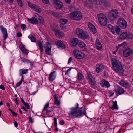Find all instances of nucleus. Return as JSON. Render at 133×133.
I'll list each match as a JSON object with an SVG mask.
<instances>
[{
    "label": "nucleus",
    "instance_id": "obj_57",
    "mask_svg": "<svg viewBox=\"0 0 133 133\" xmlns=\"http://www.w3.org/2000/svg\"><path fill=\"white\" fill-rule=\"evenodd\" d=\"M15 102L16 104L17 105L19 104L18 100L17 99H16L15 100Z\"/></svg>",
    "mask_w": 133,
    "mask_h": 133
},
{
    "label": "nucleus",
    "instance_id": "obj_35",
    "mask_svg": "<svg viewBox=\"0 0 133 133\" xmlns=\"http://www.w3.org/2000/svg\"><path fill=\"white\" fill-rule=\"evenodd\" d=\"M29 38L30 39L32 42H36V39L32 35L30 36V35L28 36Z\"/></svg>",
    "mask_w": 133,
    "mask_h": 133
},
{
    "label": "nucleus",
    "instance_id": "obj_54",
    "mask_svg": "<svg viewBox=\"0 0 133 133\" xmlns=\"http://www.w3.org/2000/svg\"><path fill=\"white\" fill-rule=\"evenodd\" d=\"M64 123V120H62L60 121L59 123L61 125H63Z\"/></svg>",
    "mask_w": 133,
    "mask_h": 133
},
{
    "label": "nucleus",
    "instance_id": "obj_7",
    "mask_svg": "<svg viewBox=\"0 0 133 133\" xmlns=\"http://www.w3.org/2000/svg\"><path fill=\"white\" fill-rule=\"evenodd\" d=\"M132 37V35L131 34H127L126 32H123L119 35V38L121 40H124L126 38L131 39Z\"/></svg>",
    "mask_w": 133,
    "mask_h": 133
},
{
    "label": "nucleus",
    "instance_id": "obj_14",
    "mask_svg": "<svg viewBox=\"0 0 133 133\" xmlns=\"http://www.w3.org/2000/svg\"><path fill=\"white\" fill-rule=\"evenodd\" d=\"M88 78L89 79V81L91 85L92 86L94 85L96 82L95 81L94 77L92 76L91 72L88 73Z\"/></svg>",
    "mask_w": 133,
    "mask_h": 133
},
{
    "label": "nucleus",
    "instance_id": "obj_24",
    "mask_svg": "<svg viewBox=\"0 0 133 133\" xmlns=\"http://www.w3.org/2000/svg\"><path fill=\"white\" fill-rule=\"evenodd\" d=\"M104 66L102 64L98 65H97L96 68V71L97 73H99L100 71H102L104 69Z\"/></svg>",
    "mask_w": 133,
    "mask_h": 133
},
{
    "label": "nucleus",
    "instance_id": "obj_43",
    "mask_svg": "<svg viewBox=\"0 0 133 133\" xmlns=\"http://www.w3.org/2000/svg\"><path fill=\"white\" fill-rule=\"evenodd\" d=\"M54 126L55 127H56L57 125V119L55 117H54Z\"/></svg>",
    "mask_w": 133,
    "mask_h": 133
},
{
    "label": "nucleus",
    "instance_id": "obj_59",
    "mask_svg": "<svg viewBox=\"0 0 133 133\" xmlns=\"http://www.w3.org/2000/svg\"><path fill=\"white\" fill-rule=\"evenodd\" d=\"M65 1L66 3L69 4L71 2V0H65Z\"/></svg>",
    "mask_w": 133,
    "mask_h": 133
},
{
    "label": "nucleus",
    "instance_id": "obj_41",
    "mask_svg": "<svg viewBox=\"0 0 133 133\" xmlns=\"http://www.w3.org/2000/svg\"><path fill=\"white\" fill-rule=\"evenodd\" d=\"M60 101L58 99L55 100L54 104L55 105H56L57 106H59L60 105Z\"/></svg>",
    "mask_w": 133,
    "mask_h": 133
},
{
    "label": "nucleus",
    "instance_id": "obj_15",
    "mask_svg": "<svg viewBox=\"0 0 133 133\" xmlns=\"http://www.w3.org/2000/svg\"><path fill=\"white\" fill-rule=\"evenodd\" d=\"M133 53V51L130 48H128L124 50L123 52V55L127 57Z\"/></svg>",
    "mask_w": 133,
    "mask_h": 133
},
{
    "label": "nucleus",
    "instance_id": "obj_39",
    "mask_svg": "<svg viewBox=\"0 0 133 133\" xmlns=\"http://www.w3.org/2000/svg\"><path fill=\"white\" fill-rule=\"evenodd\" d=\"M94 2H95L96 3V4H97V2H98L100 4H102L103 2V0H93Z\"/></svg>",
    "mask_w": 133,
    "mask_h": 133
},
{
    "label": "nucleus",
    "instance_id": "obj_6",
    "mask_svg": "<svg viewBox=\"0 0 133 133\" xmlns=\"http://www.w3.org/2000/svg\"><path fill=\"white\" fill-rule=\"evenodd\" d=\"M98 17L99 23L101 25L104 26L107 24V21L104 14L100 13L98 15Z\"/></svg>",
    "mask_w": 133,
    "mask_h": 133
},
{
    "label": "nucleus",
    "instance_id": "obj_64",
    "mask_svg": "<svg viewBox=\"0 0 133 133\" xmlns=\"http://www.w3.org/2000/svg\"><path fill=\"white\" fill-rule=\"evenodd\" d=\"M6 105L7 107L9 108V107L10 106V105L9 104V103H6Z\"/></svg>",
    "mask_w": 133,
    "mask_h": 133
},
{
    "label": "nucleus",
    "instance_id": "obj_19",
    "mask_svg": "<svg viewBox=\"0 0 133 133\" xmlns=\"http://www.w3.org/2000/svg\"><path fill=\"white\" fill-rule=\"evenodd\" d=\"M56 71L51 72L49 75V79L50 81H54L56 77Z\"/></svg>",
    "mask_w": 133,
    "mask_h": 133
},
{
    "label": "nucleus",
    "instance_id": "obj_1",
    "mask_svg": "<svg viewBox=\"0 0 133 133\" xmlns=\"http://www.w3.org/2000/svg\"><path fill=\"white\" fill-rule=\"evenodd\" d=\"M77 107L75 108L73 107L71 109V111L69 113V117L71 118H79L85 115L86 111L82 107L78 108V104L77 103Z\"/></svg>",
    "mask_w": 133,
    "mask_h": 133
},
{
    "label": "nucleus",
    "instance_id": "obj_56",
    "mask_svg": "<svg viewBox=\"0 0 133 133\" xmlns=\"http://www.w3.org/2000/svg\"><path fill=\"white\" fill-rule=\"evenodd\" d=\"M72 58L71 57H70L69 59V60H68V64H69L70 62L72 61Z\"/></svg>",
    "mask_w": 133,
    "mask_h": 133
},
{
    "label": "nucleus",
    "instance_id": "obj_45",
    "mask_svg": "<svg viewBox=\"0 0 133 133\" xmlns=\"http://www.w3.org/2000/svg\"><path fill=\"white\" fill-rule=\"evenodd\" d=\"M32 117L31 116H30L29 117V120L30 122L32 123L33 122V120L32 118Z\"/></svg>",
    "mask_w": 133,
    "mask_h": 133
},
{
    "label": "nucleus",
    "instance_id": "obj_12",
    "mask_svg": "<svg viewBox=\"0 0 133 133\" xmlns=\"http://www.w3.org/2000/svg\"><path fill=\"white\" fill-rule=\"evenodd\" d=\"M115 91L116 94L118 95L123 94L125 91L123 88L117 85L115 86Z\"/></svg>",
    "mask_w": 133,
    "mask_h": 133
},
{
    "label": "nucleus",
    "instance_id": "obj_9",
    "mask_svg": "<svg viewBox=\"0 0 133 133\" xmlns=\"http://www.w3.org/2000/svg\"><path fill=\"white\" fill-rule=\"evenodd\" d=\"M73 53L75 57L77 59H82L84 57V54L77 50H74Z\"/></svg>",
    "mask_w": 133,
    "mask_h": 133
},
{
    "label": "nucleus",
    "instance_id": "obj_27",
    "mask_svg": "<svg viewBox=\"0 0 133 133\" xmlns=\"http://www.w3.org/2000/svg\"><path fill=\"white\" fill-rule=\"evenodd\" d=\"M95 44L97 49L99 50L102 47V45L98 39H97L96 40Z\"/></svg>",
    "mask_w": 133,
    "mask_h": 133
},
{
    "label": "nucleus",
    "instance_id": "obj_22",
    "mask_svg": "<svg viewBox=\"0 0 133 133\" xmlns=\"http://www.w3.org/2000/svg\"><path fill=\"white\" fill-rule=\"evenodd\" d=\"M56 45L58 47H60L63 49H64L65 48L63 43L60 40L57 41Z\"/></svg>",
    "mask_w": 133,
    "mask_h": 133
},
{
    "label": "nucleus",
    "instance_id": "obj_52",
    "mask_svg": "<svg viewBox=\"0 0 133 133\" xmlns=\"http://www.w3.org/2000/svg\"><path fill=\"white\" fill-rule=\"evenodd\" d=\"M11 113H12L13 116H16L17 115V114L15 112L13 111L11 112Z\"/></svg>",
    "mask_w": 133,
    "mask_h": 133
},
{
    "label": "nucleus",
    "instance_id": "obj_49",
    "mask_svg": "<svg viewBox=\"0 0 133 133\" xmlns=\"http://www.w3.org/2000/svg\"><path fill=\"white\" fill-rule=\"evenodd\" d=\"M22 36V34L20 32H18L17 35V36L18 37H20Z\"/></svg>",
    "mask_w": 133,
    "mask_h": 133
},
{
    "label": "nucleus",
    "instance_id": "obj_28",
    "mask_svg": "<svg viewBox=\"0 0 133 133\" xmlns=\"http://www.w3.org/2000/svg\"><path fill=\"white\" fill-rule=\"evenodd\" d=\"M113 105L112 107H110L111 108L112 110L116 109L118 110V107L117 105V102L116 101H113Z\"/></svg>",
    "mask_w": 133,
    "mask_h": 133
},
{
    "label": "nucleus",
    "instance_id": "obj_44",
    "mask_svg": "<svg viewBox=\"0 0 133 133\" xmlns=\"http://www.w3.org/2000/svg\"><path fill=\"white\" fill-rule=\"evenodd\" d=\"M77 76L78 79H81L82 78L83 75L81 74L80 73H79L78 74Z\"/></svg>",
    "mask_w": 133,
    "mask_h": 133
},
{
    "label": "nucleus",
    "instance_id": "obj_48",
    "mask_svg": "<svg viewBox=\"0 0 133 133\" xmlns=\"http://www.w3.org/2000/svg\"><path fill=\"white\" fill-rule=\"evenodd\" d=\"M22 80H21L19 82L16 84V86L17 87L19 86L22 83Z\"/></svg>",
    "mask_w": 133,
    "mask_h": 133
},
{
    "label": "nucleus",
    "instance_id": "obj_4",
    "mask_svg": "<svg viewBox=\"0 0 133 133\" xmlns=\"http://www.w3.org/2000/svg\"><path fill=\"white\" fill-rule=\"evenodd\" d=\"M70 18L76 21L80 20L82 18L83 15L81 12L79 11H74L69 14Z\"/></svg>",
    "mask_w": 133,
    "mask_h": 133
},
{
    "label": "nucleus",
    "instance_id": "obj_47",
    "mask_svg": "<svg viewBox=\"0 0 133 133\" xmlns=\"http://www.w3.org/2000/svg\"><path fill=\"white\" fill-rule=\"evenodd\" d=\"M49 103L48 102L45 105L43 110H46L47 109L46 108L49 106Z\"/></svg>",
    "mask_w": 133,
    "mask_h": 133
},
{
    "label": "nucleus",
    "instance_id": "obj_33",
    "mask_svg": "<svg viewBox=\"0 0 133 133\" xmlns=\"http://www.w3.org/2000/svg\"><path fill=\"white\" fill-rule=\"evenodd\" d=\"M60 22L62 25L65 24L68 22V20L62 18L60 20Z\"/></svg>",
    "mask_w": 133,
    "mask_h": 133
},
{
    "label": "nucleus",
    "instance_id": "obj_30",
    "mask_svg": "<svg viewBox=\"0 0 133 133\" xmlns=\"http://www.w3.org/2000/svg\"><path fill=\"white\" fill-rule=\"evenodd\" d=\"M37 45L38 46L39 48L41 49V51L42 52L43 51V45L41 42V41L39 40L38 41L37 43Z\"/></svg>",
    "mask_w": 133,
    "mask_h": 133
},
{
    "label": "nucleus",
    "instance_id": "obj_32",
    "mask_svg": "<svg viewBox=\"0 0 133 133\" xmlns=\"http://www.w3.org/2000/svg\"><path fill=\"white\" fill-rule=\"evenodd\" d=\"M51 15L54 16L55 18H58L61 17V15L59 14V12H51Z\"/></svg>",
    "mask_w": 133,
    "mask_h": 133
},
{
    "label": "nucleus",
    "instance_id": "obj_5",
    "mask_svg": "<svg viewBox=\"0 0 133 133\" xmlns=\"http://www.w3.org/2000/svg\"><path fill=\"white\" fill-rule=\"evenodd\" d=\"M119 15L118 11L116 9L112 10L109 14V19L112 23L114 22Z\"/></svg>",
    "mask_w": 133,
    "mask_h": 133
},
{
    "label": "nucleus",
    "instance_id": "obj_63",
    "mask_svg": "<svg viewBox=\"0 0 133 133\" xmlns=\"http://www.w3.org/2000/svg\"><path fill=\"white\" fill-rule=\"evenodd\" d=\"M45 110L46 111L47 113H49L51 111V110H48L47 109H46Z\"/></svg>",
    "mask_w": 133,
    "mask_h": 133
},
{
    "label": "nucleus",
    "instance_id": "obj_36",
    "mask_svg": "<svg viewBox=\"0 0 133 133\" xmlns=\"http://www.w3.org/2000/svg\"><path fill=\"white\" fill-rule=\"evenodd\" d=\"M38 19L40 20V23L41 24H43L44 22V21L43 18L41 16H39L38 17Z\"/></svg>",
    "mask_w": 133,
    "mask_h": 133
},
{
    "label": "nucleus",
    "instance_id": "obj_16",
    "mask_svg": "<svg viewBox=\"0 0 133 133\" xmlns=\"http://www.w3.org/2000/svg\"><path fill=\"white\" fill-rule=\"evenodd\" d=\"M0 28L3 34V39L5 40L8 36L7 29L5 28L2 25L0 26Z\"/></svg>",
    "mask_w": 133,
    "mask_h": 133
},
{
    "label": "nucleus",
    "instance_id": "obj_38",
    "mask_svg": "<svg viewBox=\"0 0 133 133\" xmlns=\"http://www.w3.org/2000/svg\"><path fill=\"white\" fill-rule=\"evenodd\" d=\"M21 28L23 31L25 30L26 28V26L24 24H21L20 25Z\"/></svg>",
    "mask_w": 133,
    "mask_h": 133
},
{
    "label": "nucleus",
    "instance_id": "obj_55",
    "mask_svg": "<svg viewBox=\"0 0 133 133\" xmlns=\"http://www.w3.org/2000/svg\"><path fill=\"white\" fill-rule=\"evenodd\" d=\"M14 124L15 126L16 127H17L18 126V123H17V122L16 121H15L14 122Z\"/></svg>",
    "mask_w": 133,
    "mask_h": 133
},
{
    "label": "nucleus",
    "instance_id": "obj_18",
    "mask_svg": "<svg viewBox=\"0 0 133 133\" xmlns=\"http://www.w3.org/2000/svg\"><path fill=\"white\" fill-rule=\"evenodd\" d=\"M53 31L55 32V35L58 37H62L64 36V33L59 30L54 29H53Z\"/></svg>",
    "mask_w": 133,
    "mask_h": 133
},
{
    "label": "nucleus",
    "instance_id": "obj_40",
    "mask_svg": "<svg viewBox=\"0 0 133 133\" xmlns=\"http://www.w3.org/2000/svg\"><path fill=\"white\" fill-rule=\"evenodd\" d=\"M28 6L31 8L32 9H33V8L35 6V5L33 4L32 3L30 2H28Z\"/></svg>",
    "mask_w": 133,
    "mask_h": 133
},
{
    "label": "nucleus",
    "instance_id": "obj_8",
    "mask_svg": "<svg viewBox=\"0 0 133 133\" xmlns=\"http://www.w3.org/2000/svg\"><path fill=\"white\" fill-rule=\"evenodd\" d=\"M117 24L123 29H125L127 26V22L123 18H119L117 20Z\"/></svg>",
    "mask_w": 133,
    "mask_h": 133
},
{
    "label": "nucleus",
    "instance_id": "obj_10",
    "mask_svg": "<svg viewBox=\"0 0 133 133\" xmlns=\"http://www.w3.org/2000/svg\"><path fill=\"white\" fill-rule=\"evenodd\" d=\"M109 30L112 33L115 34L116 32L118 34H119L120 31V29L119 27L116 26L114 27L110 24H109Z\"/></svg>",
    "mask_w": 133,
    "mask_h": 133
},
{
    "label": "nucleus",
    "instance_id": "obj_37",
    "mask_svg": "<svg viewBox=\"0 0 133 133\" xmlns=\"http://www.w3.org/2000/svg\"><path fill=\"white\" fill-rule=\"evenodd\" d=\"M22 61L24 62H26L27 63H30L31 64L32 63L29 60L26 59L25 58H22Z\"/></svg>",
    "mask_w": 133,
    "mask_h": 133
},
{
    "label": "nucleus",
    "instance_id": "obj_34",
    "mask_svg": "<svg viewBox=\"0 0 133 133\" xmlns=\"http://www.w3.org/2000/svg\"><path fill=\"white\" fill-rule=\"evenodd\" d=\"M33 9L38 13H40L41 11V9L36 5L33 8Z\"/></svg>",
    "mask_w": 133,
    "mask_h": 133
},
{
    "label": "nucleus",
    "instance_id": "obj_13",
    "mask_svg": "<svg viewBox=\"0 0 133 133\" xmlns=\"http://www.w3.org/2000/svg\"><path fill=\"white\" fill-rule=\"evenodd\" d=\"M79 42L78 39L76 38H73L70 40V44L72 47H76L78 44Z\"/></svg>",
    "mask_w": 133,
    "mask_h": 133
},
{
    "label": "nucleus",
    "instance_id": "obj_11",
    "mask_svg": "<svg viewBox=\"0 0 133 133\" xmlns=\"http://www.w3.org/2000/svg\"><path fill=\"white\" fill-rule=\"evenodd\" d=\"M44 48L46 53L48 55H50L51 54V44L49 42H48L44 44Z\"/></svg>",
    "mask_w": 133,
    "mask_h": 133
},
{
    "label": "nucleus",
    "instance_id": "obj_51",
    "mask_svg": "<svg viewBox=\"0 0 133 133\" xmlns=\"http://www.w3.org/2000/svg\"><path fill=\"white\" fill-rule=\"evenodd\" d=\"M54 100L58 99V96L56 94H55L54 95Z\"/></svg>",
    "mask_w": 133,
    "mask_h": 133
},
{
    "label": "nucleus",
    "instance_id": "obj_20",
    "mask_svg": "<svg viewBox=\"0 0 133 133\" xmlns=\"http://www.w3.org/2000/svg\"><path fill=\"white\" fill-rule=\"evenodd\" d=\"M119 84L121 86L125 88H128L130 86L129 83L126 81L122 80L119 82Z\"/></svg>",
    "mask_w": 133,
    "mask_h": 133
},
{
    "label": "nucleus",
    "instance_id": "obj_46",
    "mask_svg": "<svg viewBox=\"0 0 133 133\" xmlns=\"http://www.w3.org/2000/svg\"><path fill=\"white\" fill-rule=\"evenodd\" d=\"M42 1L43 3L45 4H48L49 2V0H42Z\"/></svg>",
    "mask_w": 133,
    "mask_h": 133
},
{
    "label": "nucleus",
    "instance_id": "obj_31",
    "mask_svg": "<svg viewBox=\"0 0 133 133\" xmlns=\"http://www.w3.org/2000/svg\"><path fill=\"white\" fill-rule=\"evenodd\" d=\"M78 45L81 48H84L86 46V45L85 43L81 41H79Z\"/></svg>",
    "mask_w": 133,
    "mask_h": 133
},
{
    "label": "nucleus",
    "instance_id": "obj_25",
    "mask_svg": "<svg viewBox=\"0 0 133 133\" xmlns=\"http://www.w3.org/2000/svg\"><path fill=\"white\" fill-rule=\"evenodd\" d=\"M19 48L23 52L24 54H27L29 52L25 48V46L24 45H20Z\"/></svg>",
    "mask_w": 133,
    "mask_h": 133
},
{
    "label": "nucleus",
    "instance_id": "obj_53",
    "mask_svg": "<svg viewBox=\"0 0 133 133\" xmlns=\"http://www.w3.org/2000/svg\"><path fill=\"white\" fill-rule=\"evenodd\" d=\"M0 88L3 90H4L5 89L4 86L2 85H0Z\"/></svg>",
    "mask_w": 133,
    "mask_h": 133
},
{
    "label": "nucleus",
    "instance_id": "obj_60",
    "mask_svg": "<svg viewBox=\"0 0 133 133\" xmlns=\"http://www.w3.org/2000/svg\"><path fill=\"white\" fill-rule=\"evenodd\" d=\"M114 94V92H109V96L110 97Z\"/></svg>",
    "mask_w": 133,
    "mask_h": 133
},
{
    "label": "nucleus",
    "instance_id": "obj_2",
    "mask_svg": "<svg viewBox=\"0 0 133 133\" xmlns=\"http://www.w3.org/2000/svg\"><path fill=\"white\" fill-rule=\"evenodd\" d=\"M112 65L114 70L118 73H122L123 72V69L121 62L115 58L111 59Z\"/></svg>",
    "mask_w": 133,
    "mask_h": 133
},
{
    "label": "nucleus",
    "instance_id": "obj_26",
    "mask_svg": "<svg viewBox=\"0 0 133 133\" xmlns=\"http://www.w3.org/2000/svg\"><path fill=\"white\" fill-rule=\"evenodd\" d=\"M28 21L30 23L34 24V23L37 24L38 23V21L37 19H36L35 17H32L31 19L28 18Z\"/></svg>",
    "mask_w": 133,
    "mask_h": 133
},
{
    "label": "nucleus",
    "instance_id": "obj_62",
    "mask_svg": "<svg viewBox=\"0 0 133 133\" xmlns=\"http://www.w3.org/2000/svg\"><path fill=\"white\" fill-rule=\"evenodd\" d=\"M22 108L25 111H27V110L26 109V108H25V107H24V106H23L22 107Z\"/></svg>",
    "mask_w": 133,
    "mask_h": 133
},
{
    "label": "nucleus",
    "instance_id": "obj_3",
    "mask_svg": "<svg viewBox=\"0 0 133 133\" xmlns=\"http://www.w3.org/2000/svg\"><path fill=\"white\" fill-rule=\"evenodd\" d=\"M76 33L79 38L83 39H88L89 35L86 31H83L79 28H77Z\"/></svg>",
    "mask_w": 133,
    "mask_h": 133
},
{
    "label": "nucleus",
    "instance_id": "obj_58",
    "mask_svg": "<svg viewBox=\"0 0 133 133\" xmlns=\"http://www.w3.org/2000/svg\"><path fill=\"white\" fill-rule=\"evenodd\" d=\"M123 44L124 43H122L121 44L118 45L117 47V49H118V48H119L121 46H122L123 45Z\"/></svg>",
    "mask_w": 133,
    "mask_h": 133
},
{
    "label": "nucleus",
    "instance_id": "obj_29",
    "mask_svg": "<svg viewBox=\"0 0 133 133\" xmlns=\"http://www.w3.org/2000/svg\"><path fill=\"white\" fill-rule=\"evenodd\" d=\"M28 70V69H21L19 70L20 71V75H22L23 74L26 73Z\"/></svg>",
    "mask_w": 133,
    "mask_h": 133
},
{
    "label": "nucleus",
    "instance_id": "obj_23",
    "mask_svg": "<svg viewBox=\"0 0 133 133\" xmlns=\"http://www.w3.org/2000/svg\"><path fill=\"white\" fill-rule=\"evenodd\" d=\"M88 27L90 30L94 33H95L96 32V30L95 26L92 24L89 23Z\"/></svg>",
    "mask_w": 133,
    "mask_h": 133
},
{
    "label": "nucleus",
    "instance_id": "obj_21",
    "mask_svg": "<svg viewBox=\"0 0 133 133\" xmlns=\"http://www.w3.org/2000/svg\"><path fill=\"white\" fill-rule=\"evenodd\" d=\"M100 85L103 87L108 88V82L104 79L101 80L100 82Z\"/></svg>",
    "mask_w": 133,
    "mask_h": 133
},
{
    "label": "nucleus",
    "instance_id": "obj_61",
    "mask_svg": "<svg viewBox=\"0 0 133 133\" xmlns=\"http://www.w3.org/2000/svg\"><path fill=\"white\" fill-rule=\"evenodd\" d=\"M20 99L23 104L24 103H25V102H24L23 99L22 98H21Z\"/></svg>",
    "mask_w": 133,
    "mask_h": 133
},
{
    "label": "nucleus",
    "instance_id": "obj_50",
    "mask_svg": "<svg viewBox=\"0 0 133 133\" xmlns=\"http://www.w3.org/2000/svg\"><path fill=\"white\" fill-rule=\"evenodd\" d=\"M71 68H69L65 72V74H68L69 73V71L71 70Z\"/></svg>",
    "mask_w": 133,
    "mask_h": 133
},
{
    "label": "nucleus",
    "instance_id": "obj_42",
    "mask_svg": "<svg viewBox=\"0 0 133 133\" xmlns=\"http://www.w3.org/2000/svg\"><path fill=\"white\" fill-rule=\"evenodd\" d=\"M23 104L24 105L26 108L28 109H29L30 108V106L27 103L25 102V103H24Z\"/></svg>",
    "mask_w": 133,
    "mask_h": 133
},
{
    "label": "nucleus",
    "instance_id": "obj_17",
    "mask_svg": "<svg viewBox=\"0 0 133 133\" xmlns=\"http://www.w3.org/2000/svg\"><path fill=\"white\" fill-rule=\"evenodd\" d=\"M54 3L56 5V8L58 9H61L63 5L62 3L59 0H53Z\"/></svg>",
    "mask_w": 133,
    "mask_h": 133
}]
</instances>
